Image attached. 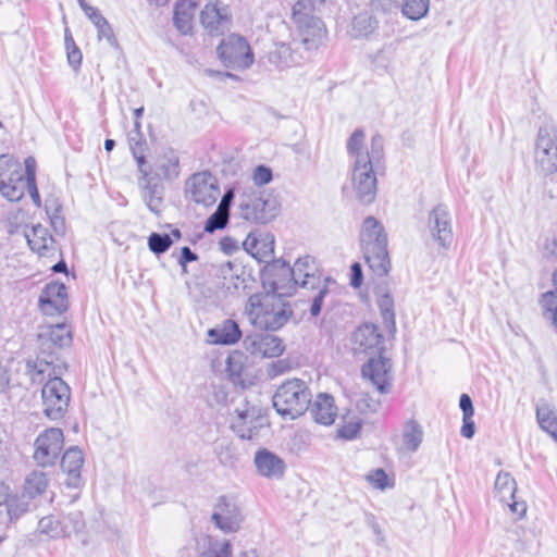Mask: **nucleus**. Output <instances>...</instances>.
Masks as SVG:
<instances>
[{"label": "nucleus", "mask_w": 557, "mask_h": 557, "mask_svg": "<svg viewBox=\"0 0 557 557\" xmlns=\"http://www.w3.org/2000/svg\"><path fill=\"white\" fill-rule=\"evenodd\" d=\"M216 52L224 65L231 69L244 70L253 63V53L248 41L237 34L222 39Z\"/></svg>", "instance_id": "nucleus-8"}, {"label": "nucleus", "mask_w": 557, "mask_h": 557, "mask_svg": "<svg viewBox=\"0 0 557 557\" xmlns=\"http://www.w3.org/2000/svg\"><path fill=\"white\" fill-rule=\"evenodd\" d=\"M383 137L374 135L372 137V157L361 156L355 160L352 172L354 190L359 201L364 205H369L375 199L376 176L373 166L380 163L383 159Z\"/></svg>", "instance_id": "nucleus-4"}, {"label": "nucleus", "mask_w": 557, "mask_h": 557, "mask_svg": "<svg viewBox=\"0 0 557 557\" xmlns=\"http://www.w3.org/2000/svg\"><path fill=\"white\" fill-rule=\"evenodd\" d=\"M364 141V133L362 129H356L347 143L348 153L357 160L361 156L372 157V149L370 151H362V146Z\"/></svg>", "instance_id": "nucleus-49"}, {"label": "nucleus", "mask_w": 557, "mask_h": 557, "mask_svg": "<svg viewBox=\"0 0 557 557\" xmlns=\"http://www.w3.org/2000/svg\"><path fill=\"white\" fill-rule=\"evenodd\" d=\"M89 12L86 16L92 22L98 30V39H106L111 46L115 47L116 39L113 29L107 18L100 13L97 8H87Z\"/></svg>", "instance_id": "nucleus-36"}, {"label": "nucleus", "mask_w": 557, "mask_h": 557, "mask_svg": "<svg viewBox=\"0 0 557 557\" xmlns=\"http://www.w3.org/2000/svg\"><path fill=\"white\" fill-rule=\"evenodd\" d=\"M360 429V420L358 418H352L337 429V436L344 440H354L359 434Z\"/></svg>", "instance_id": "nucleus-54"}, {"label": "nucleus", "mask_w": 557, "mask_h": 557, "mask_svg": "<svg viewBox=\"0 0 557 557\" xmlns=\"http://www.w3.org/2000/svg\"><path fill=\"white\" fill-rule=\"evenodd\" d=\"M244 347L252 356L261 358L278 357L284 351L282 339L272 334L253 333L244 338Z\"/></svg>", "instance_id": "nucleus-15"}, {"label": "nucleus", "mask_w": 557, "mask_h": 557, "mask_svg": "<svg viewBox=\"0 0 557 557\" xmlns=\"http://www.w3.org/2000/svg\"><path fill=\"white\" fill-rule=\"evenodd\" d=\"M200 23L208 35H223L232 25L230 7L220 0L207 3L200 12Z\"/></svg>", "instance_id": "nucleus-12"}, {"label": "nucleus", "mask_w": 557, "mask_h": 557, "mask_svg": "<svg viewBox=\"0 0 557 557\" xmlns=\"http://www.w3.org/2000/svg\"><path fill=\"white\" fill-rule=\"evenodd\" d=\"M392 368L391 359L383 357L381 352L377 358H370L363 364L361 372L379 393L387 394L392 386Z\"/></svg>", "instance_id": "nucleus-14"}, {"label": "nucleus", "mask_w": 557, "mask_h": 557, "mask_svg": "<svg viewBox=\"0 0 557 557\" xmlns=\"http://www.w3.org/2000/svg\"><path fill=\"white\" fill-rule=\"evenodd\" d=\"M243 245L247 252L251 253V256L259 259V246L261 245L259 236H257L252 232L249 233Z\"/></svg>", "instance_id": "nucleus-62"}, {"label": "nucleus", "mask_w": 557, "mask_h": 557, "mask_svg": "<svg viewBox=\"0 0 557 557\" xmlns=\"http://www.w3.org/2000/svg\"><path fill=\"white\" fill-rule=\"evenodd\" d=\"M312 419L320 424L330 425L336 417V407L333 396L319 394L310 407Z\"/></svg>", "instance_id": "nucleus-27"}, {"label": "nucleus", "mask_w": 557, "mask_h": 557, "mask_svg": "<svg viewBox=\"0 0 557 557\" xmlns=\"http://www.w3.org/2000/svg\"><path fill=\"white\" fill-rule=\"evenodd\" d=\"M269 285V293L278 296H290L298 285L293 268L282 259L273 260L265 267L264 285Z\"/></svg>", "instance_id": "nucleus-9"}, {"label": "nucleus", "mask_w": 557, "mask_h": 557, "mask_svg": "<svg viewBox=\"0 0 557 557\" xmlns=\"http://www.w3.org/2000/svg\"><path fill=\"white\" fill-rule=\"evenodd\" d=\"M324 0H298L293 7V20L315 17Z\"/></svg>", "instance_id": "nucleus-42"}, {"label": "nucleus", "mask_w": 557, "mask_h": 557, "mask_svg": "<svg viewBox=\"0 0 557 557\" xmlns=\"http://www.w3.org/2000/svg\"><path fill=\"white\" fill-rule=\"evenodd\" d=\"M133 113L134 128L127 134V140L133 158L139 166V108L134 109Z\"/></svg>", "instance_id": "nucleus-48"}, {"label": "nucleus", "mask_w": 557, "mask_h": 557, "mask_svg": "<svg viewBox=\"0 0 557 557\" xmlns=\"http://www.w3.org/2000/svg\"><path fill=\"white\" fill-rule=\"evenodd\" d=\"M47 486V475L41 471H33L25 479L23 495L27 497V499H34L37 496L42 495Z\"/></svg>", "instance_id": "nucleus-35"}, {"label": "nucleus", "mask_w": 557, "mask_h": 557, "mask_svg": "<svg viewBox=\"0 0 557 557\" xmlns=\"http://www.w3.org/2000/svg\"><path fill=\"white\" fill-rule=\"evenodd\" d=\"M296 24L301 42L307 50L317 49L326 35L322 20L318 16L293 20Z\"/></svg>", "instance_id": "nucleus-18"}, {"label": "nucleus", "mask_w": 557, "mask_h": 557, "mask_svg": "<svg viewBox=\"0 0 557 557\" xmlns=\"http://www.w3.org/2000/svg\"><path fill=\"white\" fill-rule=\"evenodd\" d=\"M261 245L259 246V260L268 262L269 258H272L274 252V237L270 234L264 237H260Z\"/></svg>", "instance_id": "nucleus-57"}, {"label": "nucleus", "mask_w": 557, "mask_h": 557, "mask_svg": "<svg viewBox=\"0 0 557 557\" xmlns=\"http://www.w3.org/2000/svg\"><path fill=\"white\" fill-rule=\"evenodd\" d=\"M65 50L69 65L73 69L74 72H78L83 59V54L79 48L76 45H73L66 47Z\"/></svg>", "instance_id": "nucleus-61"}, {"label": "nucleus", "mask_w": 557, "mask_h": 557, "mask_svg": "<svg viewBox=\"0 0 557 557\" xmlns=\"http://www.w3.org/2000/svg\"><path fill=\"white\" fill-rule=\"evenodd\" d=\"M334 283L335 282L332 278L325 277L319 283V285L307 287L308 289L315 290L309 309L311 317L317 318L322 312V308L330 296V284Z\"/></svg>", "instance_id": "nucleus-37"}, {"label": "nucleus", "mask_w": 557, "mask_h": 557, "mask_svg": "<svg viewBox=\"0 0 557 557\" xmlns=\"http://www.w3.org/2000/svg\"><path fill=\"white\" fill-rule=\"evenodd\" d=\"M429 7V0H404L401 10L406 17L418 21L426 15Z\"/></svg>", "instance_id": "nucleus-45"}, {"label": "nucleus", "mask_w": 557, "mask_h": 557, "mask_svg": "<svg viewBox=\"0 0 557 557\" xmlns=\"http://www.w3.org/2000/svg\"><path fill=\"white\" fill-rule=\"evenodd\" d=\"M64 537L82 532L85 528L83 513L78 510L71 511L62 518Z\"/></svg>", "instance_id": "nucleus-44"}, {"label": "nucleus", "mask_w": 557, "mask_h": 557, "mask_svg": "<svg viewBox=\"0 0 557 557\" xmlns=\"http://www.w3.org/2000/svg\"><path fill=\"white\" fill-rule=\"evenodd\" d=\"M172 244L173 239L169 234L152 233L148 237V247L156 255L165 252Z\"/></svg>", "instance_id": "nucleus-50"}, {"label": "nucleus", "mask_w": 557, "mask_h": 557, "mask_svg": "<svg viewBox=\"0 0 557 557\" xmlns=\"http://www.w3.org/2000/svg\"><path fill=\"white\" fill-rule=\"evenodd\" d=\"M230 214L220 209H216L207 220L205 231L207 233H214L218 230H223L228 223Z\"/></svg>", "instance_id": "nucleus-51"}, {"label": "nucleus", "mask_w": 557, "mask_h": 557, "mask_svg": "<svg viewBox=\"0 0 557 557\" xmlns=\"http://www.w3.org/2000/svg\"><path fill=\"white\" fill-rule=\"evenodd\" d=\"M278 214V203L274 198L250 186L238 197V215L251 223L267 224Z\"/></svg>", "instance_id": "nucleus-6"}, {"label": "nucleus", "mask_w": 557, "mask_h": 557, "mask_svg": "<svg viewBox=\"0 0 557 557\" xmlns=\"http://www.w3.org/2000/svg\"><path fill=\"white\" fill-rule=\"evenodd\" d=\"M15 171H22L17 160L10 154L0 156V181L10 177Z\"/></svg>", "instance_id": "nucleus-55"}, {"label": "nucleus", "mask_w": 557, "mask_h": 557, "mask_svg": "<svg viewBox=\"0 0 557 557\" xmlns=\"http://www.w3.org/2000/svg\"><path fill=\"white\" fill-rule=\"evenodd\" d=\"M26 373L34 383L39 384L45 380V374L48 375L41 388L44 413L52 421L62 419L71 400L70 386L55 374L52 364L45 360H27Z\"/></svg>", "instance_id": "nucleus-2"}, {"label": "nucleus", "mask_w": 557, "mask_h": 557, "mask_svg": "<svg viewBox=\"0 0 557 557\" xmlns=\"http://www.w3.org/2000/svg\"><path fill=\"white\" fill-rule=\"evenodd\" d=\"M543 256L547 259H557V230L553 231L543 245Z\"/></svg>", "instance_id": "nucleus-58"}, {"label": "nucleus", "mask_w": 557, "mask_h": 557, "mask_svg": "<svg viewBox=\"0 0 557 557\" xmlns=\"http://www.w3.org/2000/svg\"><path fill=\"white\" fill-rule=\"evenodd\" d=\"M377 306L388 333L394 335L396 332L394 299L389 293L386 292L379 296Z\"/></svg>", "instance_id": "nucleus-40"}, {"label": "nucleus", "mask_w": 557, "mask_h": 557, "mask_svg": "<svg viewBox=\"0 0 557 557\" xmlns=\"http://www.w3.org/2000/svg\"><path fill=\"white\" fill-rule=\"evenodd\" d=\"M362 269L358 262H355L350 267V285L358 288L362 284Z\"/></svg>", "instance_id": "nucleus-64"}, {"label": "nucleus", "mask_w": 557, "mask_h": 557, "mask_svg": "<svg viewBox=\"0 0 557 557\" xmlns=\"http://www.w3.org/2000/svg\"><path fill=\"white\" fill-rule=\"evenodd\" d=\"M539 304L544 319L557 334V294L550 292L542 294Z\"/></svg>", "instance_id": "nucleus-39"}, {"label": "nucleus", "mask_w": 557, "mask_h": 557, "mask_svg": "<svg viewBox=\"0 0 557 557\" xmlns=\"http://www.w3.org/2000/svg\"><path fill=\"white\" fill-rule=\"evenodd\" d=\"M253 462L258 473L264 478L281 479L284 474L285 463L283 459L268 449L258 450Z\"/></svg>", "instance_id": "nucleus-20"}, {"label": "nucleus", "mask_w": 557, "mask_h": 557, "mask_svg": "<svg viewBox=\"0 0 557 557\" xmlns=\"http://www.w3.org/2000/svg\"><path fill=\"white\" fill-rule=\"evenodd\" d=\"M26 190V181L23 171H15L10 177L0 181V194L12 202L20 201Z\"/></svg>", "instance_id": "nucleus-28"}, {"label": "nucleus", "mask_w": 557, "mask_h": 557, "mask_svg": "<svg viewBox=\"0 0 557 557\" xmlns=\"http://www.w3.org/2000/svg\"><path fill=\"white\" fill-rule=\"evenodd\" d=\"M495 490L499 493L502 500L515 499L517 483L509 472L500 471L495 480Z\"/></svg>", "instance_id": "nucleus-41"}, {"label": "nucleus", "mask_w": 557, "mask_h": 557, "mask_svg": "<svg viewBox=\"0 0 557 557\" xmlns=\"http://www.w3.org/2000/svg\"><path fill=\"white\" fill-rule=\"evenodd\" d=\"M423 429L414 419L408 420L403 429V446L401 450L407 453H416L423 441Z\"/></svg>", "instance_id": "nucleus-30"}, {"label": "nucleus", "mask_w": 557, "mask_h": 557, "mask_svg": "<svg viewBox=\"0 0 557 557\" xmlns=\"http://www.w3.org/2000/svg\"><path fill=\"white\" fill-rule=\"evenodd\" d=\"M39 338L49 341L53 346L63 348L72 343V333L64 323L50 325L39 333Z\"/></svg>", "instance_id": "nucleus-32"}, {"label": "nucleus", "mask_w": 557, "mask_h": 557, "mask_svg": "<svg viewBox=\"0 0 557 557\" xmlns=\"http://www.w3.org/2000/svg\"><path fill=\"white\" fill-rule=\"evenodd\" d=\"M360 243L362 251L380 250L381 247H387V236L384 227L374 216H368L363 221Z\"/></svg>", "instance_id": "nucleus-19"}, {"label": "nucleus", "mask_w": 557, "mask_h": 557, "mask_svg": "<svg viewBox=\"0 0 557 557\" xmlns=\"http://www.w3.org/2000/svg\"><path fill=\"white\" fill-rule=\"evenodd\" d=\"M218 459L224 467L234 468L239 460V454L232 443H222L218 447Z\"/></svg>", "instance_id": "nucleus-47"}, {"label": "nucleus", "mask_w": 557, "mask_h": 557, "mask_svg": "<svg viewBox=\"0 0 557 557\" xmlns=\"http://www.w3.org/2000/svg\"><path fill=\"white\" fill-rule=\"evenodd\" d=\"M284 298L268 292L253 294L248 298L245 313L256 327L276 331L287 323L293 313Z\"/></svg>", "instance_id": "nucleus-3"}, {"label": "nucleus", "mask_w": 557, "mask_h": 557, "mask_svg": "<svg viewBox=\"0 0 557 557\" xmlns=\"http://www.w3.org/2000/svg\"><path fill=\"white\" fill-rule=\"evenodd\" d=\"M428 230L433 240L443 249H448L454 240L453 219L445 205L434 207L428 216Z\"/></svg>", "instance_id": "nucleus-13"}, {"label": "nucleus", "mask_w": 557, "mask_h": 557, "mask_svg": "<svg viewBox=\"0 0 557 557\" xmlns=\"http://www.w3.org/2000/svg\"><path fill=\"white\" fill-rule=\"evenodd\" d=\"M38 531L50 539L64 537L62 519H58L53 516L41 518L38 522Z\"/></svg>", "instance_id": "nucleus-46"}, {"label": "nucleus", "mask_w": 557, "mask_h": 557, "mask_svg": "<svg viewBox=\"0 0 557 557\" xmlns=\"http://www.w3.org/2000/svg\"><path fill=\"white\" fill-rule=\"evenodd\" d=\"M252 181L256 186L269 184L272 181V171L265 165H258L252 173Z\"/></svg>", "instance_id": "nucleus-59"}, {"label": "nucleus", "mask_w": 557, "mask_h": 557, "mask_svg": "<svg viewBox=\"0 0 557 557\" xmlns=\"http://www.w3.org/2000/svg\"><path fill=\"white\" fill-rule=\"evenodd\" d=\"M240 269L242 267L238 264L227 261L218 267L216 274L219 277H222L223 282H230Z\"/></svg>", "instance_id": "nucleus-60"}, {"label": "nucleus", "mask_w": 557, "mask_h": 557, "mask_svg": "<svg viewBox=\"0 0 557 557\" xmlns=\"http://www.w3.org/2000/svg\"><path fill=\"white\" fill-rule=\"evenodd\" d=\"M172 257L176 259L177 263L182 268L183 273H187V264L198 260V255L194 252L189 247H182L180 250H173Z\"/></svg>", "instance_id": "nucleus-53"}, {"label": "nucleus", "mask_w": 557, "mask_h": 557, "mask_svg": "<svg viewBox=\"0 0 557 557\" xmlns=\"http://www.w3.org/2000/svg\"><path fill=\"white\" fill-rule=\"evenodd\" d=\"M191 198L205 207L212 206L220 194L214 177L209 172L194 174L188 181Z\"/></svg>", "instance_id": "nucleus-16"}, {"label": "nucleus", "mask_w": 557, "mask_h": 557, "mask_svg": "<svg viewBox=\"0 0 557 557\" xmlns=\"http://www.w3.org/2000/svg\"><path fill=\"white\" fill-rule=\"evenodd\" d=\"M200 557H232V545L230 541L212 544Z\"/></svg>", "instance_id": "nucleus-56"}, {"label": "nucleus", "mask_w": 557, "mask_h": 557, "mask_svg": "<svg viewBox=\"0 0 557 557\" xmlns=\"http://www.w3.org/2000/svg\"><path fill=\"white\" fill-rule=\"evenodd\" d=\"M355 343L358 345V349L364 352L372 350L381 354L384 350V337L379 333L377 326L371 323L358 327L355 333Z\"/></svg>", "instance_id": "nucleus-22"}, {"label": "nucleus", "mask_w": 557, "mask_h": 557, "mask_svg": "<svg viewBox=\"0 0 557 557\" xmlns=\"http://www.w3.org/2000/svg\"><path fill=\"white\" fill-rule=\"evenodd\" d=\"M367 480L376 488L384 490L387 486V475L383 469H375Z\"/></svg>", "instance_id": "nucleus-63"}, {"label": "nucleus", "mask_w": 557, "mask_h": 557, "mask_svg": "<svg viewBox=\"0 0 557 557\" xmlns=\"http://www.w3.org/2000/svg\"><path fill=\"white\" fill-rule=\"evenodd\" d=\"M83 463V451L78 447H71L64 453L61 469L67 474L65 484L69 487H78Z\"/></svg>", "instance_id": "nucleus-24"}, {"label": "nucleus", "mask_w": 557, "mask_h": 557, "mask_svg": "<svg viewBox=\"0 0 557 557\" xmlns=\"http://www.w3.org/2000/svg\"><path fill=\"white\" fill-rule=\"evenodd\" d=\"M28 507L29 499H27L23 494L21 496L11 495L3 508L0 509V516L4 513L9 522H14L27 512Z\"/></svg>", "instance_id": "nucleus-38"}, {"label": "nucleus", "mask_w": 557, "mask_h": 557, "mask_svg": "<svg viewBox=\"0 0 557 557\" xmlns=\"http://www.w3.org/2000/svg\"><path fill=\"white\" fill-rule=\"evenodd\" d=\"M312 394L300 379L287 380L273 395V407L283 417L296 419L304 414L311 403Z\"/></svg>", "instance_id": "nucleus-5"}, {"label": "nucleus", "mask_w": 557, "mask_h": 557, "mask_svg": "<svg viewBox=\"0 0 557 557\" xmlns=\"http://www.w3.org/2000/svg\"><path fill=\"white\" fill-rule=\"evenodd\" d=\"M536 420L540 428L557 441V412L543 399L536 405Z\"/></svg>", "instance_id": "nucleus-29"}, {"label": "nucleus", "mask_w": 557, "mask_h": 557, "mask_svg": "<svg viewBox=\"0 0 557 557\" xmlns=\"http://www.w3.org/2000/svg\"><path fill=\"white\" fill-rule=\"evenodd\" d=\"M211 521L225 533L237 532L244 521L242 509L234 497L220 496L211 516Z\"/></svg>", "instance_id": "nucleus-11"}, {"label": "nucleus", "mask_w": 557, "mask_h": 557, "mask_svg": "<svg viewBox=\"0 0 557 557\" xmlns=\"http://www.w3.org/2000/svg\"><path fill=\"white\" fill-rule=\"evenodd\" d=\"M292 268L296 275L298 285L304 288L317 286L321 281H323L321 276L317 274L318 269L315 260L311 256L298 258Z\"/></svg>", "instance_id": "nucleus-26"}, {"label": "nucleus", "mask_w": 557, "mask_h": 557, "mask_svg": "<svg viewBox=\"0 0 557 557\" xmlns=\"http://www.w3.org/2000/svg\"><path fill=\"white\" fill-rule=\"evenodd\" d=\"M246 369V357L243 352L234 351L230 354L226 360V372L234 382H240L243 373Z\"/></svg>", "instance_id": "nucleus-43"}, {"label": "nucleus", "mask_w": 557, "mask_h": 557, "mask_svg": "<svg viewBox=\"0 0 557 557\" xmlns=\"http://www.w3.org/2000/svg\"><path fill=\"white\" fill-rule=\"evenodd\" d=\"M180 174V160L175 152L165 149L150 160L141 156V198L148 209L159 215L163 207L164 181L175 180Z\"/></svg>", "instance_id": "nucleus-1"}, {"label": "nucleus", "mask_w": 557, "mask_h": 557, "mask_svg": "<svg viewBox=\"0 0 557 557\" xmlns=\"http://www.w3.org/2000/svg\"><path fill=\"white\" fill-rule=\"evenodd\" d=\"M197 7V0H177L175 2L173 23L176 29L184 36L190 35L193 32Z\"/></svg>", "instance_id": "nucleus-21"}, {"label": "nucleus", "mask_w": 557, "mask_h": 557, "mask_svg": "<svg viewBox=\"0 0 557 557\" xmlns=\"http://www.w3.org/2000/svg\"><path fill=\"white\" fill-rule=\"evenodd\" d=\"M38 306L46 315H57L67 310V293L63 283H49L42 289Z\"/></svg>", "instance_id": "nucleus-17"}, {"label": "nucleus", "mask_w": 557, "mask_h": 557, "mask_svg": "<svg viewBox=\"0 0 557 557\" xmlns=\"http://www.w3.org/2000/svg\"><path fill=\"white\" fill-rule=\"evenodd\" d=\"M26 238L30 249L39 256L47 257L55 251L53 236L41 224L34 225L30 233L26 234Z\"/></svg>", "instance_id": "nucleus-25"}, {"label": "nucleus", "mask_w": 557, "mask_h": 557, "mask_svg": "<svg viewBox=\"0 0 557 557\" xmlns=\"http://www.w3.org/2000/svg\"><path fill=\"white\" fill-rule=\"evenodd\" d=\"M63 432L61 429L51 428L38 435L35 441L34 459L41 466H52L63 448Z\"/></svg>", "instance_id": "nucleus-10"}, {"label": "nucleus", "mask_w": 557, "mask_h": 557, "mask_svg": "<svg viewBox=\"0 0 557 557\" xmlns=\"http://www.w3.org/2000/svg\"><path fill=\"white\" fill-rule=\"evenodd\" d=\"M243 336L237 322L226 319L208 331L209 342L214 345H234Z\"/></svg>", "instance_id": "nucleus-23"}, {"label": "nucleus", "mask_w": 557, "mask_h": 557, "mask_svg": "<svg viewBox=\"0 0 557 557\" xmlns=\"http://www.w3.org/2000/svg\"><path fill=\"white\" fill-rule=\"evenodd\" d=\"M268 61L277 69H286L298 63L287 44H276L268 53Z\"/></svg>", "instance_id": "nucleus-34"}, {"label": "nucleus", "mask_w": 557, "mask_h": 557, "mask_svg": "<svg viewBox=\"0 0 557 557\" xmlns=\"http://www.w3.org/2000/svg\"><path fill=\"white\" fill-rule=\"evenodd\" d=\"M379 27L377 20L370 12L356 15L350 24L349 35L352 38H364L373 34Z\"/></svg>", "instance_id": "nucleus-31"}, {"label": "nucleus", "mask_w": 557, "mask_h": 557, "mask_svg": "<svg viewBox=\"0 0 557 557\" xmlns=\"http://www.w3.org/2000/svg\"><path fill=\"white\" fill-rule=\"evenodd\" d=\"M536 169L544 175L557 171V128L554 125L540 127L534 148Z\"/></svg>", "instance_id": "nucleus-7"}, {"label": "nucleus", "mask_w": 557, "mask_h": 557, "mask_svg": "<svg viewBox=\"0 0 557 557\" xmlns=\"http://www.w3.org/2000/svg\"><path fill=\"white\" fill-rule=\"evenodd\" d=\"M250 276L249 275H246L244 269L242 268L237 273L236 275L233 277V280H231L230 282H222V285L227 289V290H233V292H246L247 287H248V283L250 282Z\"/></svg>", "instance_id": "nucleus-52"}, {"label": "nucleus", "mask_w": 557, "mask_h": 557, "mask_svg": "<svg viewBox=\"0 0 557 557\" xmlns=\"http://www.w3.org/2000/svg\"><path fill=\"white\" fill-rule=\"evenodd\" d=\"M363 257L370 269L377 276H384L391 269V261L387 252V247L363 251Z\"/></svg>", "instance_id": "nucleus-33"}]
</instances>
